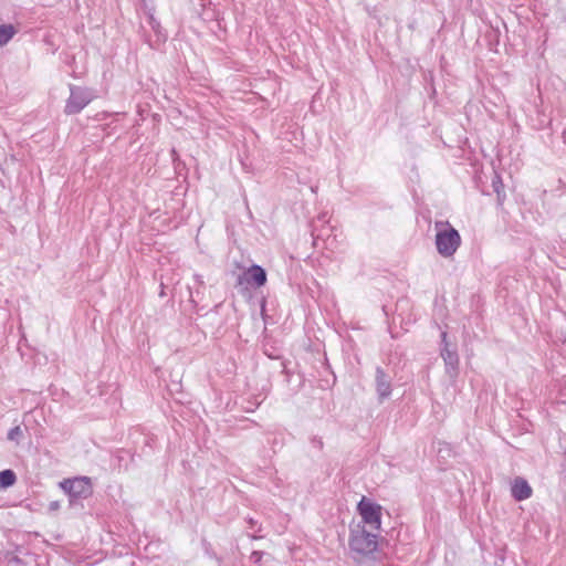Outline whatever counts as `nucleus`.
Instances as JSON below:
<instances>
[{"mask_svg": "<svg viewBox=\"0 0 566 566\" xmlns=\"http://www.w3.org/2000/svg\"><path fill=\"white\" fill-rule=\"evenodd\" d=\"M436 248L443 258H451L461 244V237L449 222H436Z\"/></svg>", "mask_w": 566, "mask_h": 566, "instance_id": "obj_2", "label": "nucleus"}, {"mask_svg": "<svg viewBox=\"0 0 566 566\" xmlns=\"http://www.w3.org/2000/svg\"><path fill=\"white\" fill-rule=\"evenodd\" d=\"M59 507V503L57 502H52L51 503V509L55 510Z\"/></svg>", "mask_w": 566, "mask_h": 566, "instance_id": "obj_14", "label": "nucleus"}, {"mask_svg": "<svg viewBox=\"0 0 566 566\" xmlns=\"http://www.w3.org/2000/svg\"><path fill=\"white\" fill-rule=\"evenodd\" d=\"M376 390L381 400L391 395V378L381 367L376 368Z\"/></svg>", "mask_w": 566, "mask_h": 566, "instance_id": "obj_7", "label": "nucleus"}, {"mask_svg": "<svg viewBox=\"0 0 566 566\" xmlns=\"http://www.w3.org/2000/svg\"><path fill=\"white\" fill-rule=\"evenodd\" d=\"M441 356H442V358L444 360V364L447 366V370L448 371L450 369H452V370L457 369V366H458V363H459L458 354L454 350L449 349L448 345H446L442 348Z\"/></svg>", "mask_w": 566, "mask_h": 566, "instance_id": "obj_9", "label": "nucleus"}, {"mask_svg": "<svg viewBox=\"0 0 566 566\" xmlns=\"http://www.w3.org/2000/svg\"><path fill=\"white\" fill-rule=\"evenodd\" d=\"M512 496L516 501H524L532 496V488L523 478L514 479L511 488Z\"/></svg>", "mask_w": 566, "mask_h": 566, "instance_id": "obj_8", "label": "nucleus"}, {"mask_svg": "<svg viewBox=\"0 0 566 566\" xmlns=\"http://www.w3.org/2000/svg\"><path fill=\"white\" fill-rule=\"evenodd\" d=\"M357 511L361 516L358 524L365 525L367 530L379 532L381 527V506L369 499L363 496L357 505Z\"/></svg>", "mask_w": 566, "mask_h": 566, "instance_id": "obj_3", "label": "nucleus"}, {"mask_svg": "<svg viewBox=\"0 0 566 566\" xmlns=\"http://www.w3.org/2000/svg\"><path fill=\"white\" fill-rule=\"evenodd\" d=\"M348 545L353 553L359 556H369L378 547L379 532L367 530L365 525L352 524Z\"/></svg>", "mask_w": 566, "mask_h": 566, "instance_id": "obj_1", "label": "nucleus"}, {"mask_svg": "<svg viewBox=\"0 0 566 566\" xmlns=\"http://www.w3.org/2000/svg\"><path fill=\"white\" fill-rule=\"evenodd\" d=\"M60 486L69 493L72 497H87L92 494L91 479L87 476H78L74 479H66L60 483Z\"/></svg>", "mask_w": 566, "mask_h": 566, "instance_id": "obj_5", "label": "nucleus"}, {"mask_svg": "<svg viewBox=\"0 0 566 566\" xmlns=\"http://www.w3.org/2000/svg\"><path fill=\"white\" fill-rule=\"evenodd\" d=\"M8 440L13 441L15 443H20L23 439V431L20 426H15L11 428L8 432Z\"/></svg>", "mask_w": 566, "mask_h": 566, "instance_id": "obj_12", "label": "nucleus"}, {"mask_svg": "<svg viewBox=\"0 0 566 566\" xmlns=\"http://www.w3.org/2000/svg\"><path fill=\"white\" fill-rule=\"evenodd\" d=\"M17 33V29L12 24L0 25V48L6 45Z\"/></svg>", "mask_w": 566, "mask_h": 566, "instance_id": "obj_10", "label": "nucleus"}, {"mask_svg": "<svg viewBox=\"0 0 566 566\" xmlns=\"http://www.w3.org/2000/svg\"><path fill=\"white\" fill-rule=\"evenodd\" d=\"M94 97L95 95L90 88L71 85L70 97L66 101L64 113L67 115L80 113Z\"/></svg>", "mask_w": 566, "mask_h": 566, "instance_id": "obj_4", "label": "nucleus"}, {"mask_svg": "<svg viewBox=\"0 0 566 566\" xmlns=\"http://www.w3.org/2000/svg\"><path fill=\"white\" fill-rule=\"evenodd\" d=\"M262 552H259V551H254L252 554H251V560H253L254 563H259L261 560V557H262Z\"/></svg>", "mask_w": 566, "mask_h": 566, "instance_id": "obj_13", "label": "nucleus"}, {"mask_svg": "<svg viewBox=\"0 0 566 566\" xmlns=\"http://www.w3.org/2000/svg\"><path fill=\"white\" fill-rule=\"evenodd\" d=\"M441 336H442V340H443V342H446L447 333H444V332H443V333L441 334Z\"/></svg>", "mask_w": 566, "mask_h": 566, "instance_id": "obj_15", "label": "nucleus"}, {"mask_svg": "<svg viewBox=\"0 0 566 566\" xmlns=\"http://www.w3.org/2000/svg\"><path fill=\"white\" fill-rule=\"evenodd\" d=\"M17 481L15 473L10 470H3L0 472V490L12 486Z\"/></svg>", "mask_w": 566, "mask_h": 566, "instance_id": "obj_11", "label": "nucleus"}, {"mask_svg": "<svg viewBox=\"0 0 566 566\" xmlns=\"http://www.w3.org/2000/svg\"><path fill=\"white\" fill-rule=\"evenodd\" d=\"M239 283H247L255 287H261L266 283V273L260 265H252L239 279Z\"/></svg>", "mask_w": 566, "mask_h": 566, "instance_id": "obj_6", "label": "nucleus"}]
</instances>
